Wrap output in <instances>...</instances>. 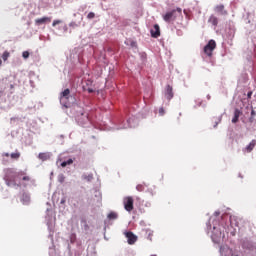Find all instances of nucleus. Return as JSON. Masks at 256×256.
<instances>
[{
    "label": "nucleus",
    "instance_id": "f257e3e1",
    "mask_svg": "<svg viewBox=\"0 0 256 256\" xmlns=\"http://www.w3.org/2000/svg\"><path fill=\"white\" fill-rule=\"evenodd\" d=\"M4 181L8 187H27V183L31 181V177L27 176L25 171L15 172L13 169L8 168L5 170Z\"/></svg>",
    "mask_w": 256,
    "mask_h": 256
},
{
    "label": "nucleus",
    "instance_id": "f03ea898",
    "mask_svg": "<svg viewBox=\"0 0 256 256\" xmlns=\"http://www.w3.org/2000/svg\"><path fill=\"white\" fill-rule=\"evenodd\" d=\"M71 101H73V96H71V90L67 88L60 93V103L63 105V107L67 108L69 105H71Z\"/></svg>",
    "mask_w": 256,
    "mask_h": 256
},
{
    "label": "nucleus",
    "instance_id": "7ed1b4c3",
    "mask_svg": "<svg viewBox=\"0 0 256 256\" xmlns=\"http://www.w3.org/2000/svg\"><path fill=\"white\" fill-rule=\"evenodd\" d=\"M182 14V9L177 8L176 10H172L170 12H167L164 16L163 19L166 23H173L177 19L178 15Z\"/></svg>",
    "mask_w": 256,
    "mask_h": 256
},
{
    "label": "nucleus",
    "instance_id": "20e7f679",
    "mask_svg": "<svg viewBox=\"0 0 256 256\" xmlns=\"http://www.w3.org/2000/svg\"><path fill=\"white\" fill-rule=\"evenodd\" d=\"M217 47V43L215 40H210L208 44L204 47V53L208 57H213V51H215V48Z\"/></svg>",
    "mask_w": 256,
    "mask_h": 256
},
{
    "label": "nucleus",
    "instance_id": "39448f33",
    "mask_svg": "<svg viewBox=\"0 0 256 256\" xmlns=\"http://www.w3.org/2000/svg\"><path fill=\"white\" fill-rule=\"evenodd\" d=\"M134 203H135V201L133 200V198L131 196L125 197L123 199V205H124L125 211H128V213H131V211H133V209H135Z\"/></svg>",
    "mask_w": 256,
    "mask_h": 256
},
{
    "label": "nucleus",
    "instance_id": "423d86ee",
    "mask_svg": "<svg viewBox=\"0 0 256 256\" xmlns=\"http://www.w3.org/2000/svg\"><path fill=\"white\" fill-rule=\"evenodd\" d=\"M220 253L222 256H243L241 252H233V249L229 248V246L221 247Z\"/></svg>",
    "mask_w": 256,
    "mask_h": 256
},
{
    "label": "nucleus",
    "instance_id": "0eeeda50",
    "mask_svg": "<svg viewBox=\"0 0 256 256\" xmlns=\"http://www.w3.org/2000/svg\"><path fill=\"white\" fill-rule=\"evenodd\" d=\"M221 239H225V230H217L214 228V232L212 234V240L214 243H221Z\"/></svg>",
    "mask_w": 256,
    "mask_h": 256
},
{
    "label": "nucleus",
    "instance_id": "6e6552de",
    "mask_svg": "<svg viewBox=\"0 0 256 256\" xmlns=\"http://www.w3.org/2000/svg\"><path fill=\"white\" fill-rule=\"evenodd\" d=\"M2 157H3V159H2L3 165H7V163H9V161L7 159H5V157H7V158L11 157V159H14L15 161H17V159H19V157H21V153H19V152H14L12 154L3 153Z\"/></svg>",
    "mask_w": 256,
    "mask_h": 256
},
{
    "label": "nucleus",
    "instance_id": "1a4fd4ad",
    "mask_svg": "<svg viewBox=\"0 0 256 256\" xmlns=\"http://www.w3.org/2000/svg\"><path fill=\"white\" fill-rule=\"evenodd\" d=\"M125 237L127 238L128 245H135L137 243V235H134L133 232H125Z\"/></svg>",
    "mask_w": 256,
    "mask_h": 256
},
{
    "label": "nucleus",
    "instance_id": "9d476101",
    "mask_svg": "<svg viewBox=\"0 0 256 256\" xmlns=\"http://www.w3.org/2000/svg\"><path fill=\"white\" fill-rule=\"evenodd\" d=\"M164 95L166 97V99L168 101H171V99L173 98L174 94H173V86L171 85H167L165 88V92Z\"/></svg>",
    "mask_w": 256,
    "mask_h": 256
},
{
    "label": "nucleus",
    "instance_id": "9b49d317",
    "mask_svg": "<svg viewBox=\"0 0 256 256\" xmlns=\"http://www.w3.org/2000/svg\"><path fill=\"white\" fill-rule=\"evenodd\" d=\"M151 36L157 39V37H161V29L158 24H155L153 29L151 30Z\"/></svg>",
    "mask_w": 256,
    "mask_h": 256
},
{
    "label": "nucleus",
    "instance_id": "f8f14e48",
    "mask_svg": "<svg viewBox=\"0 0 256 256\" xmlns=\"http://www.w3.org/2000/svg\"><path fill=\"white\" fill-rule=\"evenodd\" d=\"M214 11L220 15H227V10H225V6L223 4L217 5L214 8Z\"/></svg>",
    "mask_w": 256,
    "mask_h": 256
},
{
    "label": "nucleus",
    "instance_id": "ddd939ff",
    "mask_svg": "<svg viewBox=\"0 0 256 256\" xmlns=\"http://www.w3.org/2000/svg\"><path fill=\"white\" fill-rule=\"evenodd\" d=\"M36 25H43V23H51L50 17L38 18L35 20Z\"/></svg>",
    "mask_w": 256,
    "mask_h": 256
},
{
    "label": "nucleus",
    "instance_id": "4468645a",
    "mask_svg": "<svg viewBox=\"0 0 256 256\" xmlns=\"http://www.w3.org/2000/svg\"><path fill=\"white\" fill-rule=\"evenodd\" d=\"M255 145H256V141L255 140H252L248 146H246L244 148V152L246 153H251V151H253V149H255Z\"/></svg>",
    "mask_w": 256,
    "mask_h": 256
},
{
    "label": "nucleus",
    "instance_id": "2eb2a0df",
    "mask_svg": "<svg viewBox=\"0 0 256 256\" xmlns=\"http://www.w3.org/2000/svg\"><path fill=\"white\" fill-rule=\"evenodd\" d=\"M208 23H211V25L217 27V25H219V19L215 15H211L208 19Z\"/></svg>",
    "mask_w": 256,
    "mask_h": 256
},
{
    "label": "nucleus",
    "instance_id": "dca6fc26",
    "mask_svg": "<svg viewBox=\"0 0 256 256\" xmlns=\"http://www.w3.org/2000/svg\"><path fill=\"white\" fill-rule=\"evenodd\" d=\"M81 117H82V120L78 116V123H80V125H85V123H87V121H89V117L85 113H81Z\"/></svg>",
    "mask_w": 256,
    "mask_h": 256
},
{
    "label": "nucleus",
    "instance_id": "f3484780",
    "mask_svg": "<svg viewBox=\"0 0 256 256\" xmlns=\"http://www.w3.org/2000/svg\"><path fill=\"white\" fill-rule=\"evenodd\" d=\"M239 117H241V111L239 109H236L234 111V117L232 118V123H237V121H239Z\"/></svg>",
    "mask_w": 256,
    "mask_h": 256
},
{
    "label": "nucleus",
    "instance_id": "a211bd4d",
    "mask_svg": "<svg viewBox=\"0 0 256 256\" xmlns=\"http://www.w3.org/2000/svg\"><path fill=\"white\" fill-rule=\"evenodd\" d=\"M146 235H147V240L148 241H153V230L151 229H146Z\"/></svg>",
    "mask_w": 256,
    "mask_h": 256
},
{
    "label": "nucleus",
    "instance_id": "6ab92c4d",
    "mask_svg": "<svg viewBox=\"0 0 256 256\" xmlns=\"http://www.w3.org/2000/svg\"><path fill=\"white\" fill-rule=\"evenodd\" d=\"M38 159H40L41 161H47L49 159V154H47V153H40L38 155Z\"/></svg>",
    "mask_w": 256,
    "mask_h": 256
},
{
    "label": "nucleus",
    "instance_id": "aec40b11",
    "mask_svg": "<svg viewBox=\"0 0 256 256\" xmlns=\"http://www.w3.org/2000/svg\"><path fill=\"white\" fill-rule=\"evenodd\" d=\"M237 221V217L235 216H230V225L233 227V225H235V227L239 226V223L236 222Z\"/></svg>",
    "mask_w": 256,
    "mask_h": 256
},
{
    "label": "nucleus",
    "instance_id": "412c9836",
    "mask_svg": "<svg viewBox=\"0 0 256 256\" xmlns=\"http://www.w3.org/2000/svg\"><path fill=\"white\" fill-rule=\"evenodd\" d=\"M10 53H9V51H5L3 54H2V59H3V61H7L8 59H9V57H10Z\"/></svg>",
    "mask_w": 256,
    "mask_h": 256
},
{
    "label": "nucleus",
    "instance_id": "4be33fe9",
    "mask_svg": "<svg viewBox=\"0 0 256 256\" xmlns=\"http://www.w3.org/2000/svg\"><path fill=\"white\" fill-rule=\"evenodd\" d=\"M117 217H118V215L115 212H111L108 214V219H110V220H115V219H117Z\"/></svg>",
    "mask_w": 256,
    "mask_h": 256
},
{
    "label": "nucleus",
    "instance_id": "5701e85b",
    "mask_svg": "<svg viewBox=\"0 0 256 256\" xmlns=\"http://www.w3.org/2000/svg\"><path fill=\"white\" fill-rule=\"evenodd\" d=\"M136 189H137V191H144L145 190V186H143V184H138L137 186H136Z\"/></svg>",
    "mask_w": 256,
    "mask_h": 256
},
{
    "label": "nucleus",
    "instance_id": "b1692460",
    "mask_svg": "<svg viewBox=\"0 0 256 256\" xmlns=\"http://www.w3.org/2000/svg\"><path fill=\"white\" fill-rule=\"evenodd\" d=\"M158 113L161 117H163V115H165V108L163 107H160L159 110H158Z\"/></svg>",
    "mask_w": 256,
    "mask_h": 256
},
{
    "label": "nucleus",
    "instance_id": "393cba45",
    "mask_svg": "<svg viewBox=\"0 0 256 256\" xmlns=\"http://www.w3.org/2000/svg\"><path fill=\"white\" fill-rule=\"evenodd\" d=\"M87 19H95V13L93 12L88 13Z\"/></svg>",
    "mask_w": 256,
    "mask_h": 256
},
{
    "label": "nucleus",
    "instance_id": "a878e982",
    "mask_svg": "<svg viewBox=\"0 0 256 256\" xmlns=\"http://www.w3.org/2000/svg\"><path fill=\"white\" fill-rule=\"evenodd\" d=\"M22 56H23L24 59H29V51H24L22 53Z\"/></svg>",
    "mask_w": 256,
    "mask_h": 256
},
{
    "label": "nucleus",
    "instance_id": "bb28decb",
    "mask_svg": "<svg viewBox=\"0 0 256 256\" xmlns=\"http://www.w3.org/2000/svg\"><path fill=\"white\" fill-rule=\"evenodd\" d=\"M61 20H54L52 23V27H56V25H60Z\"/></svg>",
    "mask_w": 256,
    "mask_h": 256
},
{
    "label": "nucleus",
    "instance_id": "cd10ccee",
    "mask_svg": "<svg viewBox=\"0 0 256 256\" xmlns=\"http://www.w3.org/2000/svg\"><path fill=\"white\" fill-rule=\"evenodd\" d=\"M66 165H73V159H68L66 161Z\"/></svg>",
    "mask_w": 256,
    "mask_h": 256
},
{
    "label": "nucleus",
    "instance_id": "c85d7f7f",
    "mask_svg": "<svg viewBox=\"0 0 256 256\" xmlns=\"http://www.w3.org/2000/svg\"><path fill=\"white\" fill-rule=\"evenodd\" d=\"M63 181H65V176L61 175V176L59 177V182H60V183H63Z\"/></svg>",
    "mask_w": 256,
    "mask_h": 256
},
{
    "label": "nucleus",
    "instance_id": "c756f323",
    "mask_svg": "<svg viewBox=\"0 0 256 256\" xmlns=\"http://www.w3.org/2000/svg\"><path fill=\"white\" fill-rule=\"evenodd\" d=\"M252 95H253V92H248L247 94L248 99H251Z\"/></svg>",
    "mask_w": 256,
    "mask_h": 256
},
{
    "label": "nucleus",
    "instance_id": "7c9ffc66",
    "mask_svg": "<svg viewBox=\"0 0 256 256\" xmlns=\"http://www.w3.org/2000/svg\"><path fill=\"white\" fill-rule=\"evenodd\" d=\"M61 167H67V162L66 161L62 162Z\"/></svg>",
    "mask_w": 256,
    "mask_h": 256
},
{
    "label": "nucleus",
    "instance_id": "2f4dec72",
    "mask_svg": "<svg viewBox=\"0 0 256 256\" xmlns=\"http://www.w3.org/2000/svg\"><path fill=\"white\" fill-rule=\"evenodd\" d=\"M251 115H252V117L255 115V110L251 111Z\"/></svg>",
    "mask_w": 256,
    "mask_h": 256
},
{
    "label": "nucleus",
    "instance_id": "473e14b6",
    "mask_svg": "<svg viewBox=\"0 0 256 256\" xmlns=\"http://www.w3.org/2000/svg\"><path fill=\"white\" fill-rule=\"evenodd\" d=\"M88 92H89V93H93V89L89 88V89H88Z\"/></svg>",
    "mask_w": 256,
    "mask_h": 256
},
{
    "label": "nucleus",
    "instance_id": "72a5a7b5",
    "mask_svg": "<svg viewBox=\"0 0 256 256\" xmlns=\"http://www.w3.org/2000/svg\"><path fill=\"white\" fill-rule=\"evenodd\" d=\"M1 65H3V61L0 59V67H1Z\"/></svg>",
    "mask_w": 256,
    "mask_h": 256
}]
</instances>
